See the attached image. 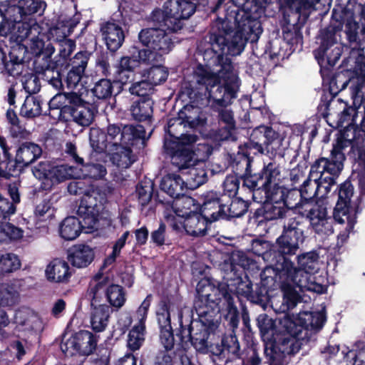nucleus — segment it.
<instances>
[{"label":"nucleus","mask_w":365,"mask_h":365,"mask_svg":"<svg viewBox=\"0 0 365 365\" xmlns=\"http://www.w3.org/2000/svg\"><path fill=\"white\" fill-rule=\"evenodd\" d=\"M237 13L231 11L224 18L217 16L210 26L206 47L199 53L204 66H220V71L234 68L229 56L240 55L248 41L257 42L262 32V24L256 19L238 21Z\"/></svg>","instance_id":"1"},{"label":"nucleus","mask_w":365,"mask_h":365,"mask_svg":"<svg viewBox=\"0 0 365 365\" xmlns=\"http://www.w3.org/2000/svg\"><path fill=\"white\" fill-rule=\"evenodd\" d=\"M173 33L163 28L142 29L138 34V38L148 48L139 50L143 63H163L165 60L164 56L169 53L175 46Z\"/></svg>","instance_id":"7"},{"label":"nucleus","mask_w":365,"mask_h":365,"mask_svg":"<svg viewBox=\"0 0 365 365\" xmlns=\"http://www.w3.org/2000/svg\"><path fill=\"white\" fill-rule=\"evenodd\" d=\"M106 161H101L96 158V155L91 153L88 161L80 168V173H77V178H88L94 180H103L107 175Z\"/></svg>","instance_id":"41"},{"label":"nucleus","mask_w":365,"mask_h":365,"mask_svg":"<svg viewBox=\"0 0 365 365\" xmlns=\"http://www.w3.org/2000/svg\"><path fill=\"white\" fill-rule=\"evenodd\" d=\"M282 170L280 165L276 161L269 165V168L262 173L259 180L251 187V192L263 191L265 195V201L274 203H287V199L289 190L280 185Z\"/></svg>","instance_id":"12"},{"label":"nucleus","mask_w":365,"mask_h":365,"mask_svg":"<svg viewBox=\"0 0 365 365\" xmlns=\"http://www.w3.org/2000/svg\"><path fill=\"white\" fill-rule=\"evenodd\" d=\"M46 275L50 282H67L71 276V272L68 262L56 258L47 266Z\"/></svg>","instance_id":"45"},{"label":"nucleus","mask_w":365,"mask_h":365,"mask_svg":"<svg viewBox=\"0 0 365 365\" xmlns=\"http://www.w3.org/2000/svg\"><path fill=\"white\" fill-rule=\"evenodd\" d=\"M128 91L132 96H135L136 100L153 99L151 96L154 92V87L150 82L145 79L130 83Z\"/></svg>","instance_id":"64"},{"label":"nucleus","mask_w":365,"mask_h":365,"mask_svg":"<svg viewBox=\"0 0 365 365\" xmlns=\"http://www.w3.org/2000/svg\"><path fill=\"white\" fill-rule=\"evenodd\" d=\"M106 200L105 196L95 190L86 192L81 197L77 215L87 230L96 227L100 212L105 210L104 204Z\"/></svg>","instance_id":"22"},{"label":"nucleus","mask_w":365,"mask_h":365,"mask_svg":"<svg viewBox=\"0 0 365 365\" xmlns=\"http://www.w3.org/2000/svg\"><path fill=\"white\" fill-rule=\"evenodd\" d=\"M170 12L174 17L173 31L181 30L184 26L183 20L190 19L196 11L197 1L195 0H166Z\"/></svg>","instance_id":"34"},{"label":"nucleus","mask_w":365,"mask_h":365,"mask_svg":"<svg viewBox=\"0 0 365 365\" xmlns=\"http://www.w3.org/2000/svg\"><path fill=\"white\" fill-rule=\"evenodd\" d=\"M65 89L66 88L63 90H58L59 91L58 94L54 97V98L49 103L50 108L53 109L54 108L53 106L56 100L62 98L64 99V105H61L56 108H60L61 117L63 116V110L66 107L76 108L83 106L84 104H86L87 103L82 98L81 95L73 91L74 89H68L69 91H65Z\"/></svg>","instance_id":"53"},{"label":"nucleus","mask_w":365,"mask_h":365,"mask_svg":"<svg viewBox=\"0 0 365 365\" xmlns=\"http://www.w3.org/2000/svg\"><path fill=\"white\" fill-rule=\"evenodd\" d=\"M149 21L152 23L153 28H163L169 31H173L174 29V17L170 12L169 6L167 5V1L164 2L163 9L156 8L150 14Z\"/></svg>","instance_id":"50"},{"label":"nucleus","mask_w":365,"mask_h":365,"mask_svg":"<svg viewBox=\"0 0 365 365\" xmlns=\"http://www.w3.org/2000/svg\"><path fill=\"white\" fill-rule=\"evenodd\" d=\"M91 53L88 51L77 52L73 58H61L53 63L57 68L55 78L59 79L62 84L60 90L76 89L85 75Z\"/></svg>","instance_id":"10"},{"label":"nucleus","mask_w":365,"mask_h":365,"mask_svg":"<svg viewBox=\"0 0 365 365\" xmlns=\"http://www.w3.org/2000/svg\"><path fill=\"white\" fill-rule=\"evenodd\" d=\"M153 99L135 100L130 107L132 118L138 122L151 123L153 119Z\"/></svg>","instance_id":"47"},{"label":"nucleus","mask_w":365,"mask_h":365,"mask_svg":"<svg viewBox=\"0 0 365 365\" xmlns=\"http://www.w3.org/2000/svg\"><path fill=\"white\" fill-rule=\"evenodd\" d=\"M125 30V24L121 20L111 18L100 24L99 33L110 53H115L124 43Z\"/></svg>","instance_id":"26"},{"label":"nucleus","mask_w":365,"mask_h":365,"mask_svg":"<svg viewBox=\"0 0 365 365\" xmlns=\"http://www.w3.org/2000/svg\"><path fill=\"white\" fill-rule=\"evenodd\" d=\"M24 140L19 138L17 143H15V156L11 155V162H9L6 169L7 174L4 175L3 178L9 179L16 175L41 156L43 150L38 144Z\"/></svg>","instance_id":"20"},{"label":"nucleus","mask_w":365,"mask_h":365,"mask_svg":"<svg viewBox=\"0 0 365 365\" xmlns=\"http://www.w3.org/2000/svg\"><path fill=\"white\" fill-rule=\"evenodd\" d=\"M46 7V4L43 0H19L17 6V14L20 15L21 19L26 16L34 14H41Z\"/></svg>","instance_id":"59"},{"label":"nucleus","mask_w":365,"mask_h":365,"mask_svg":"<svg viewBox=\"0 0 365 365\" xmlns=\"http://www.w3.org/2000/svg\"><path fill=\"white\" fill-rule=\"evenodd\" d=\"M109 158L112 164L119 169H126L135 162L136 156L129 146L120 145L110 148Z\"/></svg>","instance_id":"46"},{"label":"nucleus","mask_w":365,"mask_h":365,"mask_svg":"<svg viewBox=\"0 0 365 365\" xmlns=\"http://www.w3.org/2000/svg\"><path fill=\"white\" fill-rule=\"evenodd\" d=\"M98 344L96 334L87 330L73 334L66 341H62L60 348L66 357L75 355L88 356L94 353Z\"/></svg>","instance_id":"23"},{"label":"nucleus","mask_w":365,"mask_h":365,"mask_svg":"<svg viewBox=\"0 0 365 365\" xmlns=\"http://www.w3.org/2000/svg\"><path fill=\"white\" fill-rule=\"evenodd\" d=\"M152 131L149 135H146V131L142 125H124V130L123 132V145L129 146L130 148L138 150L143 149L149 139Z\"/></svg>","instance_id":"40"},{"label":"nucleus","mask_w":365,"mask_h":365,"mask_svg":"<svg viewBox=\"0 0 365 365\" xmlns=\"http://www.w3.org/2000/svg\"><path fill=\"white\" fill-rule=\"evenodd\" d=\"M289 212V207L287 203L277 204L265 201L253 212L252 218L255 223L259 225L268 221L285 218Z\"/></svg>","instance_id":"35"},{"label":"nucleus","mask_w":365,"mask_h":365,"mask_svg":"<svg viewBox=\"0 0 365 365\" xmlns=\"http://www.w3.org/2000/svg\"><path fill=\"white\" fill-rule=\"evenodd\" d=\"M225 195L220 192L210 190L201 195L199 202L200 211L213 222L224 220L227 202H225Z\"/></svg>","instance_id":"29"},{"label":"nucleus","mask_w":365,"mask_h":365,"mask_svg":"<svg viewBox=\"0 0 365 365\" xmlns=\"http://www.w3.org/2000/svg\"><path fill=\"white\" fill-rule=\"evenodd\" d=\"M89 143L93 154L106 153L107 149L110 151V143L106 137V133L99 128L90 129Z\"/></svg>","instance_id":"58"},{"label":"nucleus","mask_w":365,"mask_h":365,"mask_svg":"<svg viewBox=\"0 0 365 365\" xmlns=\"http://www.w3.org/2000/svg\"><path fill=\"white\" fill-rule=\"evenodd\" d=\"M354 195V186L349 180H346L339 186L338 200L333 212L334 220L336 222H343V215L353 214L356 215L361 212V199L358 197L352 205L351 198Z\"/></svg>","instance_id":"27"},{"label":"nucleus","mask_w":365,"mask_h":365,"mask_svg":"<svg viewBox=\"0 0 365 365\" xmlns=\"http://www.w3.org/2000/svg\"><path fill=\"white\" fill-rule=\"evenodd\" d=\"M250 202L241 197H235L231 200L230 204H227L225 208L226 216L224 220H230L232 218H238L245 215L250 207Z\"/></svg>","instance_id":"62"},{"label":"nucleus","mask_w":365,"mask_h":365,"mask_svg":"<svg viewBox=\"0 0 365 365\" xmlns=\"http://www.w3.org/2000/svg\"><path fill=\"white\" fill-rule=\"evenodd\" d=\"M229 275L220 281L212 277H203L197 284L194 304L200 313H203L210 319L211 327L221 322L220 304L226 308L235 304V292L230 285Z\"/></svg>","instance_id":"3"},{"label":"nucleus","mask_w":365,"mask_h":365,"mask_svg":"<svg viewBox=\"0 0 365 365\" xmlns=\"http://www.w3.org/2000/svg\"><path fill=\"white\" fill-rule=\"evenodd\" d=\"M193 308L198 319L190 321V324L186 328L182 324V315L180 314L179 315L180 329L176 336L179 338L180 343L190 341L196 350L203 352L209 347L210 336L215 334L218 327L215 325L210 328V319L206 314L200 313L195 304H193Z\"/></svg>","instance_id":"8"},{"label":"nucleus","mask_w":365,"mask_h":365,"mask_svg":"<svg viewBox=\"0 0 365 365\" xmlns=\"http://www.w3.org/2000/svg\"><path fill=\"white\" fill-rule=\"evenodd\" d=\"M220 70L217 73L212 71V67L198 63L192 71V78L195 86L190 81L182 84L183 96H191L194 102H200L206 99V91L208 88L216 86L219 83Z\"/></svg>","instance_id":"15"},{"label":"nucleus","mask_w":365,"mask_h":365,"mask_svg":"<svg viewBox=\"0 0 365 365\" xmlns=\"http://www.w3.org/2000/svg\"><path fill=\"white\" fill-rule=\"evenodd\" d=\"M160 188L161 191L175 200L185 193L187 186L185 180L180 175L169 173L162 178Z\"/></svg>","instance_id":"44"},{"label":"nucleus","mask_w":365,"mask_h":365,"mask_svg":"<svg viewBox=\"0 0 365 365\" xmlns=\"http://www.w3.org/2000/svg\"><path fill=\"white\" fill-rule=\"evenodd\" d=\"M306 329V331L297 329L291 334H278L275 339L264 341V353L269 365H284L287 356L299 352L303 342H308L312 332H316L309 327Z\"/></svg>","instance_id":"6"},{"label":"nucleus","mask_w":365,"mask_h":365,"mask_svg":"<svg viewBox=\"0 0 365 365\" xmlns=\"http://www.w3.org/2000/svg\"><path fill=\"white\" fill-rule=\"evenodd\" d=\"M253 153L248 150L247 145H240L237 153L229 154V163L235 175L242 180V187L251 189V187L259 180L262 173L267 171L274 160L268 163L263 162L262 166L254 164Z\"/></svg>","instance_id":"9"},{"label":"nucleus","mask_w":365,"mask_h":365,"mask_svg":"<svg viewBox=\"0 0 365 365\" xmlns=\"http://www.w3.org/2000/svg\"><path fill=\"white\" fill-rule=\"evenodd\" d=\"M287 16H284V23L282 25V38L286 44L285 53L289 56L296 51H300L303 47V35L302 29L308 19L309 10H289Z\"/></svg>","instance_id":"18"},{"label":"nucleus","mask_w":365,"mask_h":365,"mask_svg":"<svg viewBox=\"0 0 365 365\" xmlns=\"http://www.w3.org/2000/svg\"><path fill=\"white\" fill-rule=\"evenodd\" d=\"M213 222L202 212L198 211L189 217H186L184 220L182 227L186 233L192 237H213L215 236V230L212 228Z\"/></svg>","instance_id":"33"},{"label":"nucleus","mask_w":365,"mask_h":365,"mask_svg":"<svg viewBox=\"0 0 365 365\" xmlns=\"http://www.w3.org/2000/svg\"><path fill=\"white\" fill-rule=\"evenodd\" d=\"M77 168L67 164L55 165L48 161H41L32 169L34 175L43 181L44 189L66 180L77 178Z\"/></svg>","instance_id":"21"},{"label":"nucleus","mask_w":365,"mask_h":365,"mask_svg":"<svg viewBox=\"0 0 365 365\" xmlns=\"http://www.w3.org/2000/svg\"><path fill=\"white\" fill-rule=\"evenodd\" d=\"M344 26V33L349 42L356 43L354 48H358L359 43L364 41L361 34V38L359 37V24L355 20L354 11L346 6L334 8L331 23L319 31L317 38V43L319 46L313 51L319 66H335L339 60L342 48L338 43L337 33L342 30ZM364 28L365 26L362 29Z\"/></svg>","instance_id":"2"},{"label":"nucleus","mask_w":365,"mask_h":365,"mask_svg":"<svg viewBox=\"0 0 365 365\" xmlns=\"http://www.w3.org/2000/svg\"><path fill=\"white\" fill-rule=\"evenodd\" d=\"M62 118L66 120H73L81 126L88 127L93 121L94 113L90 108L89 103H86V104L76 108L66 107Z\"/></svg>","instance_id":"42"},{"label":"nucleus","mask_w":365,"mask_h":365,"mask_svg":"<svg viewBox=\"0 0 365 365\" xmlns=\"http://www.w3.org/2000/svg\"><path fill=\"white\" fill-rule=\"evenodd\" d=\"M173 209L175 215L183 218L189 217L200 211L199 202L188 195L182 194L176 198L173 204Z\"/></svg>","instance_id":"49"},{"label":"nucleus","mask_w":365,"mask_h":365,"mask_svg":"<svg viewBox=\"0 0 365 365\" xmlns=\"http://www.w3.org/2000/svg\"><path fill=\"white\" fill-rule=\"evenodd\" d=\"M211 353L214 361L226 365L235 361L241 353L240 345L235 333L225 334L221 339L220 344L211 345Z\"/></svg>","instance_id":"28"},{"label":"nucleus","mask_w":365,"mask_h":365,"mask_svg":"<svg viewBox=\"0 0 365 365\" xmlns=\"http://www.w3.org/2000/svg\"><path fill=\"white\" fill-rule=\"evenodd\" d=\"M150 64L152 66L143 71V77L146 78L145 80L150 82L153 87L165 82L169 74L168 68L163 66L162 63Z\"/></svg>","instance_id":"60"},{"label":"nucleus","mask_w":365,"mask_h":365,"mask_svg":"<svg viewBox=\"0 0 365 365\" xmlns=\"http://www.w3.org/2000/svg\"><path fill=\"white\" fill-rule=\"evenodd\" d=\"M34 56L33 67L34 72L41 75L45 81L56 89L62 88V84L59 79L55 78L57 68H54L55 58L51 56L55 51V48L51 43L45 45L43 41H36L31 48Z\"/></svg>","instance_id":"17"},{"label":"nucleus","mask_w":365,"mask_h":365,"mask_svg":"<svg viewBox=\"0 0 365 365\" xmlns=\"http://www.w3.org/2000/svg\"><path fill=\"white\" fill-rule=\"evenodd\" d=\"M320 66L322 85L324 88L327 87L331 98H334L340 91L345 89L351 82L350 73L349 70L346 69L334 72L332 68L334 66Z\"/></svg>","instance_id":"30"},{"label":"nucleus","mask_w":365,"mask_h":365,"mask_svg":"<svg viewBox=\"0 0 365 365\" xmlns=\"http://www.w3.org/2000/svg\"><path fill=\"white\" fill-rule=\"evenodd\" d=\"M177 141L167 140L163 143L165 153L170 158L173 165L179 170L188 168L194 165V147L197 135H185Z\"/></svg>","instance_id":"19"},{"label":"nucleus","mask_w":365,"mask_h":365,"mask_svg":"<svg viewBox=\"0 0 365 365\" xmlns=\"http://www.w3.org/2000/svg\"><path fill=\"white\" fill-rule=\"evenodd\" d=\"M303 227V218L302 217H291L283 225L281 235L276 239L274 243H271L265 240L254 239L252 240L251 250L255 255L259 257L261 256L264 260L270 263L273 261L274 256L277 255L275 251L277 252V247L276 246L277 242L279 240H281V242H283V241L284 242L292 241Z\"/></svg>","instance_id":"16"},{"label":"nucleus","mask_w":365,"mask_h":365,"mask_svg":"<svg viewBox=\"0 0 365 365\" xmlns=\"http://www.w3.org/2000/svg\"><path fill=\"white\" fill-rule=\"evenodd\" d=\"M346 156L344 152H341L332 148L329 158H325L324 166L327 173L334 176H339L344 168V162Z\"/></svg>","instance_id":"61"},{"label":"nucleus","mask_w":365,"mask_h":365,"mask_svg":"<svg viewBox=\"0 0 365 365\" xmlns=\"http://www.w3.org/2000/svg\"><path fill=\"white\" fill-rule=\"evenodd\" d=\"M95 252L88 245L80 244L74 245L68 255L69 262L78 268L87 267L94 259Z\"/></svg>","instance_id":"43"},{"label":"nucleus","mask_w":365,"mask_h":365,"mask_svg":"<svg viewBox=\"0 0 365 365\" xmlns=\"http://www.w3.org/2000/svg\"><path fill=\"white\" fill-rule=\"evenodd\" d=\"M178 96L185 105L178 113V118L184 123L185 128L196 129L202 127L206 123V118L202 117V108L207 106L206 99L200 102H194L192 95L183 96L182 90L179 91Z\"/></svg>","instance_id":"25"},{"label":"nucleus","mask_w":365,"mask_h":365,"mask_svg":"<svg viewBox=\"0 0 365 365\" xmlns=\"http://www.w3.org/2000/svg\"><path fill=\"white\" fill-rule=\"evenodd\" d=\"M361 34L364 41L359 43L358 48H352L349 53V61H353L354 73L356 79L351 80V96L354 103L356 101L361 102L364 98L363 88L365 86V28L363 29Z\"/></svg>","instance_id":"24"},{"label":"nucleus","mask_w":365,"mask_h":365,"mask_svg":"<svg viewBox=\"0 0 365 365\" xmlns=\"http://www.w3.org/2000/svg\"><path fill=\"white\" fill-rule=\"evenodd\" d=\"M230 285L235 292V297L245 298L251 303L265 307L271 299L269 287L265 284L266 279L253 285L252 282L245 273L243 274H229Z\"/></svg>","instance_id":"11"},{"label":"nucleus","mask_w":365,"mask_h":365,"mask_svg":"<svg viewBox=\"0 0 365 365\" xmlns=\"http://www.w3.org/2000/svg\"><path fill=\"white\" fill-rule=\"evenodd\" d=\"M260 346L252 339L247 340L242 350L238 359H241V365H261L262 358L259 356Z\"/></svg>","instance_id":"57"},{"label":"nucleus","mask_w":365,"mask_h":365,"mask_svg":"<svg viewBox=\"0 0 365 365\" xmlns=\"http://www.w3.org/2000/svg\"><path fill=\"white\" fill-rule=\"evenodd\" d=\"M302 281L277 286L282 294V305L286 306L287 309H293L301 302L302 297L296 288L302 289Z\"/></svg>","instance_id":"55"},{"label":"nucleus","mask_w":365,"mask_h":365,"mask_svg":"<svg viewBox=\"0 0 365 365\" xmlns=\"http://www.w3.org/2000/svg\"><path fill=\"white\" fill-rule=\"evenodd\" d=\"M81 20V14L78 12L72 17L59 15L56 20L52 21L48 30L49 34L56 41L66 38L73 32Z\"/></svg>","instance_id":"37"},{"label":"nucleus","mask_w":365,"mask_h":365,"mask_svg":"<svg viewBox=\"0 0 365 365\" xmlns=\"http://www.w3.org/2000/svg\"><path fill=\"white\" fill-rule=\"evenodd\" d=\"M319 252L317 250L304 252L297 256V267L302 278L307 275H312L318 269Z\"/></svg>","instance_id":"48"},{"label":"nucleus","mask_w":365,"mask_h":365,"mask_svg":"<svg viewBox=\"0 0 365 365\" xmlns=\"http://www.w3.org/2000/svg\"><path fill=\"white\" fill-rule=\"evenodd\" d=\"M327 321L323 312H302L297 316L286 314L279 318L278 323L265 313L260 314L256 319V324L259 329L263 341L275 339V335L291 334L297 329H311L315 331L321 330Z\"/></svg>","instance_id":"4"},{"label":"nucleus","mask_w":365,"mask_h":365,"mask_svg":"<svg viewBox=\"0 0 365 365\" xmlns=\"http://www.w3.org/2000/svg\"><path fill=\"white\" fill-rule=\"evenodd\" d=\"M83 229V223L75 216L66 217L59 225V235L61 237L67 241L77 238Z\"/></svg>","instance_id":"51"},{"label":"nucleus","mask_w":365,"mask_h":365,"mask_svg":"<svg viewBox=\"0 0 365 365\" xmlns=\"http://www.w3.org/2000/svg\"><path fill=\"white\" fill-rule=\"evenodd\" d=\"M219 77V83L206 91V104L212 102V106L226 108L237 97L240 81L234 68L220 71Z\"/></svg>","instance_id":"13"},{"label":"nucleus","mask_w":365,"mask_h":365,"mask_svg":"<svg viewBox=\"0 0 365 365\" xmlns=\"http://www.w3.org/2000/svg\"><path fill=\"white\" fill-rule=\"evenodd\" d=\"M304 240L303 227L292 241L281 242V240H279L277 242V256L275 255L273 261L270 262L274 272L272 279L277 286L302 281L299 270L291 258L297 255L300 245L304 242Z\"/></svg>","instance_id":"5"},{"label":"nucleus","mask_w":365,"mask_h":365,"mask_svg":"<svg viewBox=\"0 0 365 365\" xmlns=\"http://www.w3.org/2000/svg\"><path fill=\"white\" fill-rule=\"evenodd\" d=\"M229 263H225V267L230 269L229 274H243L245 269L249 265V258L242 252H232L229 258Z\"/></svg>","instance_id":"63"},{"label":"nucleus","mask_w":365,"mask_h":365,"mask_svg":"<svg viewBox=\"0 0 365 365\" xmlns=\"http://www.w3.org/2000/svg\"><path fill=\"white\" fill-rule=\"evenodd\" d=\"M93 279L96 283L93 286L90 284L87 296L91 299V306H98L101 304L103 297L107 298L109 279L108 277L103 278L101 273L96 274Z\"/></svg>","instance_id":"52"},{"label":"nucleus","mask_w":365,"mask_h":365,"mask_svg":"<svg viewBox=\"0 0 365 365\" xmlns=\"http://www.w3.org/2000/svg\"><path fill=\"white\" fill-rule=\"evenodd\" d=\"M304 212L311 227L317 234L329 235L333 233L331 218L328 217L327 209L325 206L315 203Z\"/></svg>","instance_id":"32"},{"label":"nucleus","mask_w":365,"mask_h":365,"mask_svg":"<svg viewBox=\"0 0 365 365\" xmlns=\"http://www.w3.org/2000/svg\"><path fill=\"white\" fill-rule=\"evenodd\" d=\"M27 47L18 44L11 46L4 62V71L10 76H19L24 71L26 60Z\"/></svg>","instance_id":"38"},{"label":"nucleus","mask_w":365,"mask_h":365,"mask_svg":"<svg viewBox=\"0 0 365 365\" xmlns=\"http://www.w3.org/2000/svg\"><path fill=\"white\" fill-rule=\"evenodd\" d=\"M359 125L349 123L343 130H340L339 136L336 138L335 143H333V148L344 152L346 148L350 147L347 155L350 160L354 161L356 160V155L354 156L351 153L354 146L359 147Z\"/></svg>","instance_id":"36"},{"label":"nucleus","mask_w":365,"mask_h":365,"mask_svg":"<svg viewBox=\"0 0 365 365\" xmlns=\"http://www.w3.org/2000/svg\"><path fill=\"white\" fill-rule=\"evenodd\" d=\"M135 192L142 206H146L150 202L153 197H156V200L163 204V201L159 198L158 191L155 192V185L151 180H141L135 187Z\"/></svg>","instance_id":"56"},{"label":"nucleus","mask_w":365,"mask_h":365,"mask_svg":"<svg viewBox=\"0 0 365 365\" xmlns=\"http://www.w3.org/2000/svg\"><path fill=\"white\" fill-rule=\"evenodd\" d=\"M284 137L275 131L271 126L260 125L254 128L247 143L248 150L252 151L253 155L264 153V150L272 155L281 154L284 148Z\"/></svg>","instance_id":"14"},{"label":"nucleus","mask_w":365,"mask_h":365,"mask_svg":"<svg viewBox=\"0 0 365 365\" xmlns=\"http://www.w3.org/2000/svg\"><path fill=\"white\" fill-rule=\"evenodd\" d=\"M141 62H143V60L140 58L139 51L137 56H123L120 57L114 66V82L116 81L122 85H126L135 81L136 69L140 67Z\"/></svg>","instance_id":"31"},{"label":"nucleus","mask_w":365,"mask_h":365,"mask_svg":"<svg viewBox=\"0 0 365 365\" xmlns=\"http://www.w3.org/2000/svg\"><path fill=\"white\" fill-rule=\"evenodd\" d=\"M91 324L96 332H101L106 328L110 317V307L107 304L91 306Z\"/></svg>","instance_id":"54"},{"label":"nucleus","mask_w":365,"mask_h":365,"mask_svg":"<svg viewBox=\"0 0 365 365\" xmlns=\"http://www.w3.org/2000/svg\"><path fill=\"white\" fill-rule=\"evenodd\" d=\"M219 128L217 130V135L220 140H237V123L234 118V113L230 109L222 108L217 115Z\"/></svg>","instance_id":"39"}]
</instances>
